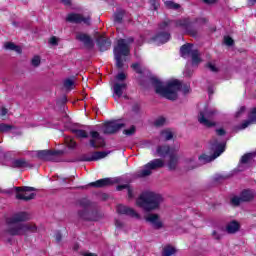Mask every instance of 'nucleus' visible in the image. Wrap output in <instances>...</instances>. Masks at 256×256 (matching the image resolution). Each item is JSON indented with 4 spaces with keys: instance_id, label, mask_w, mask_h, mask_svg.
Segmentation results:
<instances>
[{
    "instance_id": "nucleus-1",
    "label": "nucleus",
    "mask_w": 256,
    "mask_h": 256,
    "mask_svg": "<svg viewBox=\"0 0 256 256\" xmlns=\"http://www.w3.org/2000/svg\"><path fill=\"white\" fill-rule=\"evenodd\" d=\"M225 129L220 128L216 129V135L210 141L211 150L214 151L212 156L202 154L198 157L199 164L195 162V158H190L187 160V167L188 169H197L199 165H206V163H211V161H215L217 157H219L222 153L225 152V145H227V140L225 137Z\"/></svg>"
},
{
    "instance_id": "nucleus-2",
    "label": "nucleus",
    "mask_w": 256,
    "mask_h": 256,
    "mask_svg": "<svg viewBox=\"0 0 256 256\" xmlns=\"http://www.w3.org/2000/svg\"><path fill=\"white\" fill-rule=\"evenodd\" d=\"M152 85L157 95H160L169 101H176L177 97H179V91H181V89L184 95H187V93L191 91V87L189 85H184L182 87L179 80H169L165 83L157 78H152Z\"/></svg>"
},
{
    "instance_id": "nucleus-3",
    "label": "nucleus",
    "mask_w": 256,
    "mask_h": 256,
    "mask_svg": "<svg viewBox=\"0 0 256 256\" xmlns=\"http://www.w3.org/2000/svg\"><path fill=\"white\" fill-rule=\"evenodd\" d=\"M31 216L27 212H19L8 218L6 223L8 225L7 233L13 237L19 235H27L28 233H35L37 226L34 224H21L22 221H29Z\"/></svg>"
},
{
    "instance_id": "nucleus-4",
    "label": "nucleus",
    "mask_w": 256,
    "mask_h": 256,
    "mask_svg": "<svg viewBox=\"0 0 256 256\" xmlns=\"http://www.w3.org/2000/svg\"><path fill=\"white\" fill-rule=\"evenodd\" d=\"M163 203V196L152 191L143 192L136 200L137 207L144 211H155Z\"/></svg>"
},
{
    "instance_id": "nucleus-5",
    "label": "nucleus",
    "mask_w": 256,
    "mask_h": 256,
    "mask_svg": "<svg viewBox=\"0 0 256 256\" xmlns=\"http://www.w3.org/2000/svg\"><path fill=\"white\" fill-rule=\"evenodd\" d=\"M133 41V38L119 39L117 42V46L114 47V58L116 61V67H118V69H123L122 57H127L129 55L131 51L129 45H131Z\"/></svg>"
},
{
    "instance_id": "nucleus-6",
    "label": "nucleus",
    "mask_w": 256,
    "mask_h": 256,
    "mask_svg": "<svg viewBox=\"0 0 256 256\" xmlns=\"http://www.w3.org/2000/svg\"><path fill=\"white\" fill-rule=\"evenodd\" d=\"M21 155H28L29 157H38L39 159H43L44 161L59 162V157L63 155V150L24 151L21 153Z\"/></svg>"
},
{
    "instance_id": "nucleus-7",
    "label": "nucleus",
    "mask_w": 256,
    "mask_h": 256,
    "mask_svg": "<svg viewBox=\"0 0 256 256\" xmlns=\"http://www.w3.org/2000/svg\"><path fill=\"white\" fill-rule=\"evenodd\" d=\"M217 109L206 106L198 115V121L204 127H215V117L218 115Z\"/></svg>"
},
{
    "instance_id": "nucleus-8",
    "label": "nucleus",
    "mask_w": 256,
    "mask_h": 256,
    "mask_svg": "<svg viewBox=\"0 0 256 256\" xmlns=\"http://www.w3.org/2000/svg\"><path fill=\"white\" fill-rule=\"evenodd\" d=\"M180 55L183 57V59H188V57H191L192 65H199V63H201V54L193 44H184L180 48Z\"/></svg>"
},
{
    "instance_id": "nucleus-9",
    "label": "nucleus",
    "mask_w": 256,
    "mask_h": 256,
    "mask_svg": "<svg viewBox=\"0 0 256 256\" xmlns=\"http://www.w3.org/2000/svg\"><path fill=\"white\" fill-rule=\"evenodd\" d=\"M162 167H165V162L161 159H154L137 171L136 177H149V175H152L153 171L161 169Z\"/></svg>"
},
{
    "instance_id": "nucleus-10",
    "label": "nucleus",
    "mask_w": 256,
    "mask_h": 256,
    "mask_svg": "<svg viewBox=\"0 0 256 256\" xmlns=\"http://www.w3.org/2000/svg\"><path fill=\"white\" fill-rule=\"evenodd\" d=\"M16 199H19L21 201H31V199H35V194L33 191H35V188L24 186V187H15Z\"/></svg>"
},
{
    "instance_id": "nucleus-11",
    "label": "nucleus",
    "mask_w": 256,
    "mask_h": 256,
    "mask_svg": "<svg viewBox=\"0 0 256 256\" xmlns=\"http://www.w3.org/2000/svg\"><path fill=\"white\" fill-rule=\"evenodd\" d=\"M80 207L84 209L83 212H79L81 219H84V221H97V213L87 211L88 207H91V202L87 198L80 200Z\"/></svg>"
},
{
    "instance_id": "nucleus-12",
    "label": "nucleus",
    "mask_w": 256,
    "mask_h": 256,
    "mask_svg": "<svg viewBox=\"0 0 256 256\" xmlns=\"http://www.w3.org/2000/svg\"><path fill=\"white\" fill-rule=\"evenodd\" d=\"M174 25L175 27L182 29V31H185L190 35H195V30H193V27H195V23L189 18L178 19L174 22Z\"/></svg>"
},
{
    "instance_id": "nucleus-13",
    "label": "nucleus",
    "mask_w": 256,
    "mask_h": 256,
    "mask_svg": "<svg viewBox=\"0 0 256 256\" xmlns=\"http://www.w3.org/2000/svg\"><path fill=\"white\" fill-rule=\"evenodd\" d=\"M123 127H125V124L118 121L107 122L104 124L103 133L105 135H113V133H117Z\"/></svg>"
},
{
    "instance_id": "nucleus-14",
    "label": "nucleus",
    "mask_w": 256,
    "mask_h": 256,
    "mask_svg": "<svg viewBox=\"0 0 256 256\" xmlns=\"http://www.w3.org/2000/svg\"><path fill=\"white\" fill-rule=\"evenodd\" d=\"M113 97L115 101H119L121 97H123V92L127 91V83L126 82H114L112 84Z\"/></svg>"
},
{
    "instance_id": "nucleus-15",
    "label": "nucleus",
    "mask_w": 256,
    "mask_h": 256,
    "mask_svg": "<svg viewBox=\"0 0 256 256\" xmlns=\"http://www.w3.org/2000/svg\"><path fill=\"white\" fill-rule=\"evenodd\" d=\"M119 215H127L128 217H132L133 219H141V215L135 211V209L125 206V205H118L116 209Z\"/></svg>"
},
{
    "instance_id": "nucleus-16",
    "label": "nucleus",
    "mask_w": 256,
    "mask_h": 256,
    "mask_svg": "<svg viewBox=\"0 0 256 256\" xmlns=\"http://www.w3.org/2000/svg\"><path fill=\"white\" fill-rule=\"evenodd\" d=\"M90 147H93V149H99V147H103L105 145V139L101 137L99 132L97 131H91L90 132Z\"/></svg>"
},
{
    "instance_id": "nucleus-17",
    "label": "nucleus",
    "mask_w": 256,
    "mask_h": 256,
    "mask_svg": "<svg viewBox=\"0 0 256 256\" xmlns=\"http://www.w3.org/2000/svg\"><path fill=\"white\" fill-rule=\"evenodd\" d=\"M66 21H69V23H84V25H91V18L83 17L80 14L71 13L68 14Z\"/></svg>"
},
{
    "instance_id": "nucleus-18",
    "label": "nucleus",
    "mask_w": 256,
    "mask_h": 256,
    "mask_svg": "<svg viewBox=\"0 0 256 256\" xmlns=\"http://www.w3.org/2000/svg\"><path fill=\"white\" fill-rule=\"evenodd\" d=\"M76 39L77 41H80L86 47V49H93V39H91V36L82 33V32H77L76 33Z\"/></svg>"
},
{
    "instance_id": "nucleus-19",
    "label": "nucleus",
    "mask_w": 256,
    "mask_h": 256,
    "mask_svg": "<svg viewBox=\"0 0 256 256\" xmlns=\"http://www.w3.org/2000/svg\"><path fill=\"white\" fill-rule=\"evenodd\" d=\"M171 39V34L169 32H158L153 38L152 41L156 43V45H163L167 43Z\"/></svg>"
},
{
    "instance_id": "nucleus-20",
    "label": "nucleus",
    "mask_w": 256,
    "mask_h": 256,
    "mask_svg": "<svg viewBox=\"0 0 256 256\" xmlns=\"http://www.w3.org/2000/svg\"><path fill=\"white\" fill-rule=\"evenodd\" d=\"M145 219L154 229H161L163 227V222L158 214H149Z\"/></svg>"
},
{
    "instance_id": "nucleus-21",
    "label": "nucleus",
    "mask_w": 256,
    "mask_h": 256,
    "mask_svg": "<svg viewBox=\"0 0 256 256\" xmlns=\"http://www.w3.org/2000/svg\"><path fill=\"white\" fill-rule=\"evenodd\" d=\"M97 45L101 52L109 51L111 49V40L105 38V36H99L97 38Z\"/></svg>"
},
{
    "instance_id": "nucleus-22",
    "label": "nucleus",
    "mask_w": 256,
    "mask_h": 256,
    "mask_svg": "<svg viewBox=\"0 0 256 256\" xmlns=\"http://www.w3.org/2000/svg\"><path fill=\"white\" fill-rule=\"evenodd\" d=\"M110 152H94L92 155H84L83 161H99V159H105Z\"/></svg>"
},
{
    "instance_id": "nucleus-23",
    "label": "nucleus",
    "mask_w": 256,
    "mask_h": 256,
    "mask_svg": "<svg viewBox=\"0 0 256 256\" xmlns=\"http://www.w3.org/2000/svg\"><path fill=\"white\" fill-rule=\"evenodd\" d=\"M179 151V148H177L175 151H172L169 155V162H168V168L170 171H174V169H177V163H179V156L177 155Z\"/></svg>"
},
{
    "instance_id": "nucleus-24",
    "label": "nucleus",
    "mask_w": 256,
    "mask_h": 256,
    "mask_svg": "<svg viewBox=\"0 0 256 256\" xmlns=\"http://www.w3.org/2000/svg\"><path fill=\"white\" fill-rule=\"evenodd\" d=\"M11 167L14 169H27L31 167V164L25 158H19L12 160Z\"/></svg>"
},
{
    "instance_id": "nucleus-25",
    "label": "nucleus",
    "mask_w": 256,
    "mask_h": 256,
    "mask_svg": "<svg viewBox=\"0 0 256 256\" xmlns=\"http://www.w3.org/2000/svg\"><path fill=\"white\" fill-rule=\"evenodd\" d=\"M177 148H170L168 145L158 146L156 149V154L158 157H167L171 155V152L175 151Z\"/></svg>"
},
{
    "instance_id": "nucleus-26",
    "label": "nucleus",
    "mask_w": 256,
    "mask_h": 256,
    "mask_svg": "<svg viewBox=\"0 0 256 256\" xmlns=\"http://www.w3.org/2000/svg\"><path fill=\"white\" fill-rule=\"evenodd\" d=\"M255 195H256L255 190H251V189L243 190L240 194L241 201L244 203L253 201L255 199Z\"/></svg>"
},
{
    "instance_id": "nucleus-27",
    "label": "nucleus",
    "mask_w": 256,
    "mask_h": 256,
    "mask_svg": "<svg viewBox=\"0 0 256 256\" xmlns=\"http://www.w3.org/2000/svg\"><path fill=\"white\" fill-rule=\"evenodd\" d=\"M89 185L90 187H97V188L109 187V185H113V179L103 178V179L97 180L96 182H91Z\"/></svg>"
},
{
    "instance_id": "nucleus-28",
    "label": "nucleus",
    "mask_w": 256,
    "mask_h": 256,
    "mask_svg": "<svg viewBox=\"0 0 256 256\" xmlns=\"http://www.w3.org/2000/svg\"><path fill=\"white\" fill-rule=\"evenodd\" d=\"M251 123H256V108H253L251 110L249 120L244 121L241 124L240 129H247V127L250 126Z\"/></svg>"
},
{
    "instance_id": "nucleus-29",
    "label": "nucleus",
    "mask_w": 256,
    "mask_h": 256,
    "mask_svg": "<svg viewBox=\"0 0 256 256\" xmlns=\"http://www.w3.org/2000/svg\"><path fill=\"white\" fill-rule=\"evenodd\" d=\"M240 227L241 226L239 225V222L232 221L227 224L226 231H227V233H230L231 235H233V234L237 233V231H239Z\"/></svg>"
},
{
    "instance_id": "nucleus-30",
    "label": "nucleus",
    "mask_w": 256,
    "mask_h": 256,
    "mask_svg": "<svg viewBox=\"0 0 256 256\" xmlns=\"http://www.w3.org/2000/svg\"><path fill=\"white\" fill-rule=\"evenodd\" d=\"M161 141H171L173 139V131L171 129L162 130L160 133Z\"/></svg>"
},
{
    "instance_id": "nucleus-31",
    "label": "nucleus",
    "mask_w": 256,
    "mask_h": 256,
    "mask_svg": "<svg viewBox=\"0 0 256 256\" xmlns=\"http://www.w3.org/2000/svg\"><path fill=\"white\" fill-rule=\"evenodd\" d=\"M164 6L166 9H171L172 11H179L181 9V5L177 4L171 0L165 1Z\"/></svg>"
},
{
    "instance_id": "nucleus-32",
    "label": "nucleus",
    "mask_w": 256,
    "mask_h": 256,
    "mask_svg": "<svg viewBox=\"0 0 256 256\" xmlns=\"http://www.w3.org/2000/svg\"><path fill=\"white\" fill-rule=\"evenodd\" d=\"M72 133H74L78 139H87V137H89L87 131L82 129H72Z\"/></svg>"
},
{
    "instance_id": "nucleus-33",
    "label": "nucleus",
    "mask_w": 256,
    "mask_h": 256,
    "mask_svg": "<svg viewBox=\"0 0 256 256\" xmlns=\"http://www.w3.org/2000/svg\"><path fill=\"white\" fill-rule=\"evenodd\" d=\"M176 251L177 250L175 249V247L168 245L164 247L162 255L163 256L175 255Z\"/></svg>"
},
{
    "instance_id": "nucleus-34",
    "label": "nucleus",
    "mask_w": 256,
    "mask_h": 256,
    "mask_svg": "<svg viewBox=\"0 0 256 256\" xmlns=\"http://www.w3.org/2000/svg\"><path fill=\"white\" fill-rule=\"evenodd\" d=\"M15 127L13 125L0 123V133H9V131H13Z\"/></svg>"
},
{
    "instance_id": "nucleus-35",
    "label": "nucleus",
    "mask_w": 256,
    "mask_h": 256,
    "mask_svg": "<svg viewBox=\"0 0 256 256\" xmlns=\"http://www.w3.org/2000/svg\"><path fill=\"white\" fill-rule=\"evenodd\" d=\"M123 15H125V11L119 10L114 14L115 23H121L123 21Z\"/></svg>"
},
{
    "instance_id": "nucleus-36",
    "label": "nucleus",
    "mask_w": 256,
    "mask_h": 256,
    "mask_svg": "<svg viewBox=\"0 0 256 256\" xmlns=\"http://www.w3.org/2000/svg\"><path fill=\"white\" fill-rule=\"evenodd\" d=\"M65 143L69 149H75L77 147V142L71 137L65 138Z\"/></svg>"
},
{
    "instance_id": "nucleus-37",
    "label": "nucleus",
    "mask_w": 256,
    "mask_h": 256,
    "mask_svg": "<svg viewBox=\"0 0 256 256\" xmlns=\"http://www.w3.org/2000/svg\"><path fill=\"white\" fill-rule=\"evenodd\" d=\"M125 79H127V75L124 72H120L116 75L114 83H125Z\"/></svg>"
},
{
    "instance_id": "nucleus-38",
    "label": "nucleus",
    "mask_w": 256,
    "mask_h": 256,
    "mask_svg": "<svg viewBox=\"0 0 256 256\" xmlns=\"http://www.w3.org/2000/svg\"><path fill=\"white\" fill-rule=\"evenodd\" d=\"M150 8L152 11H158L161 4L159 3V0H149Z\"/></svg>"
},
{
    "instance_id": "nucleus-39",
    "label": "nucleus",
    "mask_w": 256,
    "mask_h": 256,
    "mask_svg": "<svg viewBox=\"0 0 256 256\" xmlns=\"http://www.w3.org/2000/svg\"><path fill=\"white\" fill-rule=\"evenodd\" d=\"M75 85V81H73V79H66L64 80V87L65 89H68L69 91H71V89H73V86Z\"/></svg>"
},
{
    "instance_id": "nucleus-40",
    "label": "nucleus",
    "mask_w": 256,
    "mask_h": 256,
    "mask_svg": "<svg viewBox=\"0 0 256 256\" xmlns=\"http://www.w3.org/2000/svg\"><path fill=\"white\" fill-rule=\"evenodd\" d=\"M123 189H128V197H133V190L129 188V185L124 184V185H119L117 186V191H123Z\"/></svg>"
},
{
    "instance_id": "nucleus-41",
    "label": "nucleus",
    "mask_w": 256,
    "mask_h": 256,
    "mask_svg": "<svg viewBox=\"0 0 256 256\" xmlns=\"http://www.w3.org/2000/svg\"><path fill=\"white\" fill-rule=\"evenodd\" d=\"M241 196H234L230 199V203L231 205H233L234 207H239V205H241Z\"/></svg>"
},
{
    "instance_id": "nucleus-42",
    "label": "nucleus",
    "mask_w": 256,
    "mask_h": 256,
    "mask_svg": "<svg viewBox=\"0 0 256 256\" xmlns=\"http://www.w3.org/2000/svg\"><path fill=\"white\" fill-rule=\"evenodd\" d=\"M32 67H39L41 65V56L36 55L31 60Z\"/></svg>"
},
{
    "instance_id": "nucleus-43",
    "label": "nucleus",
    "mask_w": 256,
    "mask_h": 256,
    "mask_svg": "<svg viewBox=\"0 0 256 256\" xmlns=\"http://www.w3.org/2000/svg\"><path fill=\"white\" fill-rule=\"evenodd\" d=\"M251 157H252L251 154H245L244 156H242V158L240 160L241 165H245V164L249 163V161H251Z\"/></svg>"
},
{
    "instance_id": "nucleus-44",
    "label": "nucleus",
    "mask_w": 256,
    "mask_h": 256,
    "mask_svg": "<svg viewBox=\"0 0 256 256\" xmlns=\"http://www.w3.org/2000/svg\"><path fill=\"white\" fill-rule=\"evenodd\" d=\"M155 127H163V125H165V118L164 117H160L157 118L154 122Z\"/></svg>"
},
{
    "instance_id": "nucleus-45",
    "label": "nucleus",
    "mask_w": 256,
    "mask_h": 256,
    "mask_svg": "<svg viewBox=\"0 0 256 256\" xmlns=\"http://www.w3.org/2000/svg\"><path fill=\"white\" fill-rule=\"evenodd\" d=\"M135 126H131L129 129L124 130V135H127L128 137H131V135H135Z\"/></svg>"
},
{
    "instance_id": "nucleus-46",
    "label": "nucleus",
    "mask_w": 256,
    "mask_h": 256,
    "mask_svg": "<svg viewBox=\"0 0 256 256\" xmlns=\"http://www.w3.org/2000/svg\"><path fill=\"white\" fill-rule=\"evenodd\" d=\"M173 22L171 21H165L162 24H160V29L162 31H166V29H169V26L172 24Z\"/></svg>"
},
{
    "instance_id": "nucleus-47",
    "label": "nucleus",
    "mask_w": 256,
    "mask_h": 256,
    "mask_svg": "<svg viewBox=\"0 0 256 256\" xmlns=\"http://www.w3.org/2000/svg\"><path fill=\"white\" fill-rule=\"evenodd\" d=\"M224 43H225V45H228V47H231V45H233V38H231L229 36H225Z\"/></svg>"
},
{
    "instance_id": "nucleus-48",
    "label": "nucleus",
    "mask_w": 256,
    "mask_h": 256,
    "mask_svg": "<svg viewBox=\"0 0 256 256\" xmlns=\"http://www.w3.org/2000/svg\"><path fill=\"white\" fill-rule=\"evenodd\" d=\"M15 44L14 43H12V42H8V43H6L5 44V49H9L10 51H14V49H15Z\"/></svg>"
},
{
    "instance_id": "nucleus-49",
    "label": "nucleus",
    "mask_w": 256,
    "mask_h": 256,
    "mask_svg": "<svg viewBox=\"0 0 256 256\" xmlns=\"http://www.w3.org/2000/svg\"><path fill=\"white\" fill-rule=\"evenodd\" d=\"M115 225L117 229H123V227H125V224L119 219H116Z\"/></svg>"
},
{
    "instance_id": "nucleus-50",
    "label": "nucleus",
    "mask_w": 256,
    "mask_h": 256,
    "mask_svg": "<svg viewBox=\"0 0 256 256\" xmlns=\"http://www.w3.org/2000/svg\"><path fill=\"white\" fill-rule=\"evenodd\" d=\"M49 43H50V45H58L59 39H57V37L53 36L49 39Z\"/></svg>"
},
{
    "instance_id": "nucleus-51",
    "label": "nucleus",
    "mask_w": 256,
    "mask_h": 256,
    "mask_svg": "<svg viewBox=\"0 0 256 256\" xmlns=\"http://www.w3.org/2000/svg\"><path fill=\"white\" fill-rule=\"evenodd\" d=\"M208 69H210V71H212L213 73H217L218 69L216 68V66L213 63H208L207 64Z\"/></svg>"
},
{
    "instance_id": "nucleus-52",
    "label": "nucleus",
    "mask_w": 256,
    "mask_h": 256,
    "mask_svg": "<svg viewBox=\"0 0 256 256\" xmlns=\"http://www.w3.org/2000/svg\"><path fill=\"white\" fill-rule=\"evenodd\" d=\"M131 67L136 71V73H141V66L139 65V63L132 64Z\"/></svg>"
},
{
    "instance_id": "nucleus-53",
    "label": "nucleus",
    "mask_w": 256,
    "mask_h": 256,
    "mask_svg": "<svg viewBox=\"0 0 256 256\" xmlns=\"http://www.w3.org/2000/svg\"><path fill=\"white\" fill-rule=\"evenodd\" d=\"M245 109L246 108L244 106L240 107V109L236 112L235 117H241V115L245 113Z\"/></svg>"
},
{
    "instance_id": "nucleus-54",
    "label": "nucleus",
    "mask_w": 256,
    "mask_h": 256,
    "mask_svg": "<svg viewBox=\"0 0 256 256\" xmlns=\"http://www.w3.org/2000/svg\"><path fill=\"white\" fill-rule=\"evenodd\" d=\"M212 236L214 237V239H216L217 241H219V239H221L222 235L217 232V231H213L212 232Z\"/></svg>"
},
{
    "instance_id": "nucleus-55",
    "label": "nucleus",
    "mask_w": 256,
    "mask_h": 256,
    "mask_svg": "<svg viewBox=\"0 0 256 256\" xmlns=\"http://www.w3.org/2000/svg\"><path fill=\"white\" fill-rule=\"evenodd\" d=\"M8 111L6 108H1L0 110V117H5L7 115Z\"/></svg>"
},
{
    "instance_id": "nucleus-56",
    "label": "nucleus",
    "mask_w": 256,
    "mask_h": 256,
    "mask_svg": "<svg viewBox=\"0 0 256 256\" xmlns=\"http://www.w3.org/2000/svg\"><path fill=\"white\" fill-rule=\"evenodd\" d=\"M55 239H56L57 243H59L61 241V233L57 232L55 235Z\"/></svg>"
},
{
    "instance_id": "nucleus-57",
    "label": "nucleus",
    "mask_w": 256,
    "mask_h": 256,
    "mask_svg": "<svg viewBox=\"0 0 256 256\" xmlns=\"http://www.w3.org/2000/svg\"><path fill=\"white\" fill-rule=\"evenodd\" d=\"M14 51L16 52V53H21V47L20 46H14Z\"/></svg>"
},
{
    "instance_id": "nucleus-58",
    "label": "nucleus",
    "mask_w": 256,
    "mask_h": 256,
    "mask_svg": "<svg viewBox=\"0 0 256 256\" xmlns=\"http://www.w3.org/2000/svg\"><path fill=\"white\" fill-rule=\"evenodd\" d=\"M216 0H203L204 3H207V5H211L212 3H215Z\"/></svg>"
},
{
    "instance_id": "nucleus-59",
    "label": "nucleus",
    "mask_w": 256,
    "mask_h": 256,
    "mask_svg": "<svg viewBox=\"0 0 256 256\" xmlns=\"http://www.w3.org/2000/svg\"><path fill=\"white\" fill-rule=\"evenodd\" d=\"M256 4V0H248V5H250V7H253V5Z\"/></svg>"
},
{
    "instance_id": "nucleus-60",
    "label": "nucleus",
    "mask_w": 256,
    "mask_h": 256,
    "mask_svg": "<svg viewBox=\"0 0 256 256\" xmlns=\"http://www.w3.org/2000/svg\"><path fill=\"white\" fill-rule=\"evenodd\" d=\"M64 5H71V0H61Z\"/></svg>"
},
{
    "instance_id": "nucleus-61",
    "label": "nucleus",
    "mask_w": 256,
    "mask_h": 256,
    "mask_svg": "<svg viewBox=\"0 0 256 256\" xmlns=\"http://www.w3.org/2000/svg\"><path fill=\"white\" fill-rule=\"evenodd\" d=\"M184 75H185L186 77H191V73H189V72H187V71L184 72Z\"/></svg>"
},
{
    "instance_id": "nucleus-62",
    "label": "nucleus",
    "mask_w": 256,
    "mask_h": 256,
    "mask_svg": "<svg viewBox=\"0 0 256 256\" xmlns=\"http://www.w3.org/2000/svg\"><path fill=\"white\" fill-rule=\"evenodd\" d=\"M84 256H97V255H95L93 253H88V254H84Z\"/></svg>"
}]
</instances>
